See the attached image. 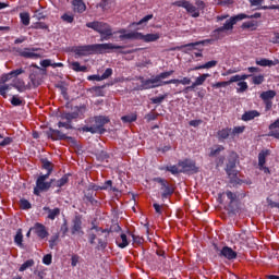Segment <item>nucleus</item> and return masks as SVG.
Returning <instances> with one entry per match:
<instances>
[{
    "instance_id": "c03bdc74",
    "label": "nucleus",
    "mask_w": 279,
    "mask_h": 279,
    "mask_svg": "<svg viewBox=\"0 0 279 279\" xmlns=\"http://www.w3.org/2000/svg\"><path fill=\"white\" fill-rule=\"evenodd\" d=\"M136 119H137L136 113H131V114L123 116L121 118V121L123 123H134V121H136Z\"/></svg>"
},
{
    "instance_id": "9b49d317",
    "label": "nucleus",
    "mask_w": 279,
    "mask_h": 279,
    "mask_svg": "<svg viewBox=\"0 0 279 279\" xmlns=\"http://www.w3.org/2000/svg\"><path fill=\"white\" fill-rule=\"evenodd\" d=\"M86 113V105L78 106L74 108V111L72 112H65L61 114V119L69 121V123H73V120L80 119V117H84Z\"/></svg>"
},
{
    "instance_id": "4d7b16f0",
    "label": "nucleus",
    "mask_w": 279,
    "mask_h": 279,
    "mask_svg": "<svg viewBox=\"0 0 279 279\" xmlns=\"http://www.w3.org/2000/svg\"><path fill=\"white\" fill-rule=\"evenodd\" d=\"M223 149H226V147L219 145V146H217V148L210 150L209 156L215 157V156L221 154V151H223Z\"/></svg>"
},
{
    "instance_id": "6ab92c4d",
    "label": "nucleus",
    "mask_w": 279,
    "mask_h": 279,
    "mask_svg": "<svg viewBox=\"0 0 279 279\" xmlns=\"http://www.w3.org/2000/svg\"><path fill=\"white\" fill-rule=\"evenodd\" d=\"M119 33L121 34L119 36L120 40H141V33L138 32L125 33V29H122Z\"/></svg>"
},
{
    "instance_id": "6e6d98bb",
    "label": "nucleus",
    "mask_w": 279,
    "mask_h": 279,
    "mask_svg": "<svg viewBox=\"0 0 279 279\" xmlns=\"http://www.w3.org/2000/svg\"><path fill=\"white\" fill-rule=\"evenodd\" d=\"M166 97H168L167 94L160 95V96H158V97H153V98H150V102H151V104H162V101H165V98H166Z\"/></svg>"
},
{
    "instance_id": "5701e85b",
    "label": "nucleus",
    "mask_w": 279,
    "mask_h": 279,
    "mask_svg": "<svg viewBox=\"0 0 279 279\" xmlns=\"http://www.w3.org/2000/svg\"><path fill=\"white\" fill-rule=\"evenodd\" d=\"M230 134H232V129L225 128L217 132V138L220 143H223V141H227V138L230 137Z\"/></svg>"
},
{
    "instance_id": "09e8293b",
    "label": "nucleus",
    "mask_w": 279,
    "mask_h": 279,
    "mask_svg": "<svg viewBox=\"0 0 279 279\" xmlns=\"http://www.w3.org/2000/svg\"><path fill=\"white\" fill-rule=\"evenodd\" d=\"M230 84H233V82L229 81H222L211 84L213 88H226V86H230Z\"/></svg>"
},
{
    "instance_id": "f257e3e1",
    "label": "nucleus",
    "mask_w": 279,
    "mask_h": 279,
    "mask_svg": "<svg viewBox=\"0 0 279 279\" xmlns=\"http://www.w3.org/2000/svg\"><path fill=\"white\" fill-rule=\"evenodd\" d=\"M110 49H125V46H119L112 43L74 46L72 47V53H74V58H86V56L104 53Z\"/></svg>"
},
{
    "instance_id": "6e6552de",
    "label": "nucleus",
    "mask_w": 279,
    "mask_h": 279,
    "mask_svg": "<svg viewBox=\"0 0 279 279\" xmlns=\"http://www.w3.org/2000/svg\"><path fill=\"white\" fill-rule=\"evenodd\" d=\"M153 182H157V184H160L162 199H168V197H171V195H173L175 190L171 187V184H169V181H167L166 179L156 177L153 179Z\"/></svg>"
},
{
    "instance_id": "c85d7f7f",
    "label": "nucleus",
    "mask_w": 279,
    "mask_h": 279,
    "mask_svg": "<svg viewBox=\"0 0 279 279\" xmlns=\"http://www.w3.org/2000/svg\"><path fill=\"white\" fill-rule=\"evenodd\" d=\"M69 178H71V174H64L62 177V179L56 180L54 182L51 184V187H57V189H62V186H65L66 184H69Z\"/></svg>"
},
{
    "instance_id": "20e7f679",
    "label": "nucleus",
    "mask_w": 279,
    "mask_h": 279,
    "mask_svg": "<svg viewBox=\"0 0 279 279\" xmlns=\"http://www.w3.org/2000/svg\"><path fill=\"white\" fill-rule=\"evenodd\" d=\"M87 125L80 129L81 132H89L90 134H106L104 128L110 123V118L106 116H95L85 120Z\"/></svg>"
},
{
    "instance_id": "0e129e2a",
    "label": "nucleus",
    "mask_w": 279,
    "mask_h": 279,
    "mask_svg": "<svg viewBox=\"0 0 279 279\" xmlns=\"http://www.w3.org/2000/svg\"><path fill=\"white\" fill-rule=\"evenodd\" d=\"M34 29H47L49 32V25H47L45 22H37Z\"/></svg>"
},
{
    "instance_id": "052dcab7",
    "label": "nucleus",
    "mask_w": 279,
    "mask_h": 279,
    "mask_svg": "<svg viewBox=\"0 0 279 279\" xmlns=\"http://www.w3.org/2000/svg\"><path fill=\"white\" fill-rule=\"evenodd\" d=\"M11 80H12V74H10V72L2 74L0 77V84H5L7 82H10Z\"/></svg>"
},
{
    "instance_id": "f03ea898",
    "label": "nucleus",
    "mask_w": 279,
    "mask_h": 279,
    "mask_svg": "<svg viewBox=\"0 0 279 279\" xmlns=\"http://www.w3.org/2000/svg\"><path fill=\"white\" fill-rule=\"evenodd\" d=\"M40 162L41 168L45 169L47 173L40 174L36 180L34 195H36L37 197H39L40 193H47V191H49V189H51V185L56 182V179H50V181H47L49 180L51 173H53V163H51V161H49V159L47 158H41Z\"/></svg>"
},
{
    "instance_id": "393cba45",
    "label": "nucleus",
    "mask_w": 279,
    "mask_h": 279,
    "mask_svg": "<svg viewBox=\"0 0 279 279\" xmlns=\"http://www.w3.org/2000/svg\"><path fill=\"white\" fill-rule=\"evenodd\" d=\"M95 197H97V193H95L94 191L87 189L84 192V199L89 202V204L92 206H97V204H98V202H97V199H95Z\"/></svg>"
},
{
    "instance_id": "4be33fe9",
    "label": "nucleus",
    "mask_w": 279,
    "mask_h": 279,
    "mask_svg": "<svg viewBox=\"0 0 279 279\" xmlns=\"http://www.w3.org/2000/svg\"><path fill=\"white\" fill-rule=\"evenodd\" d=\"M28 80H31L33 88H38V86L43 84V80L40 78V74H38V71H33L29 74Z\"/></svg>"
},
{
    "instance_id": "bf43d9fd",
    "label": "nucleus",
    "mask_w": 279,
    "mask_h": 279,
    "mask_svg": "<svg viewBox=\"0 0 279 279\" xmlns=\"http://www.w3.org/2000/svg\"><path fill=\"white\" fill-rule=\"evenodd\" d=\"M238 86L240 88H238V93H245V90H247L248 86H247V82L242 81L238 83Z\"/></svg>"
},
{
    "instance_id": "0eeeda50",
    "label": "nucleus",
    "mask_w": 279,
    "mask_h": 279,
    "mask_svg": "<svg viewBox=\"0 0 279 279\" xmlns=\"http://www.w3.org/2000/svg\"><path fill=\"white\" fill-rule=\"evenodd\" d=\"M86 27H88L89 29H94V32L100 34V43H104L105 40H110L113 36L112 27H110V25L105 22H89L86 23Z\"/></svg>"
},
{
    "instance_id": "2f4dec72",
    "label": "nucleus",
    "mask_w": 279,
    "mask_h": 279,
    "mask_svg": "<svg viewBox=\"0 0 279 279\" xmlns=\"http://www.w3.org/2000/svg\"><path fill=\"white\" fill-rule=\"evenodd\" d=\"M257 66H276V64H279V59L269 60V59H259L256 60Z\"/></svg>"
},
{
    "instance_id": "a878e982",
    "label": "nucleus",
    "mask_w": 279,
    "mask_h": 279,
    "mask_svg": "<svg viewBox=\"0 0 279 279\" xmlns=\"http://www.w3.org/2000/svg\"><path fill=\"white\" fill-rule=\"evenodd\" d=\"M70 69L75 73H88V66L80 64L78 61H72L70 63Z\"/></svg>"
},
{
    "instance_id": "864d4df0",
    "label": "nucleus",
    "mask_w": 279,
    "mask_h": 279,
    "mask_svg": "<svg viewBox=\"0 0 279 279\" xmlns=\"http://www.w3.org/2000/svg\"><path fill=\"white\" fill-rule=\"evenodd\" d=\"M20 19H21V23L24 24L25 26L29 25V13L24 12V13H20Z\"/></svg>"
},
{
    "instance_id": "1a4fd4ad",
    "label": "nucleus",
    "mask_w": 279,
    "mask_h": 279,
    "mask_svg": "<svg viewBox=\"0 0 279 279\" xmlns=\"http://www.w3.org/2000/svg\"><path fill=\"white\" fill-rule=\"evenodd\" d=\"M214 250L217 252L219 258H226L227 260H236L239 254L230 246H223L219 248L217 244H214Z\"/></svg>"
},
{
    "instance_id": "f3484780",
    "label": "nucleus",
    "mask_w": 279,
    "mask_h": 279,
    "mask_svg": "<svg viewBox=\"0 0 279 279\" xmlns=\"http://www.w3.org/2000/svg\"><path fill=\"white\" fill-rule=\"evenodd\" d=\"M210 77L209 73L202 74L196 77V80L192 83L191 86H187L183 89V93L186 95L190 90H195L197 86H204V82Z\"/></svg>"
},
{
    "instance_id": "5fc2aeb1",
    "label": "nucleus",
    "mask_w": 279,
    "mask_h": 279,
    "mask_svg": "<svg viewBox=\"0 0 279 279\" xmlns=\"http://www.w3.org/2000/svg\"><path fill=\"white\" fill-rule=\"evenodd\" d=\"M20 206L22 208V210H29V208H32V203H29V201L22 198L20 201Z\"/></svg>"
},
{
    "instance_id": "bb28decb",
    "label": "nucleus",
    "mask_w": 279,
    "mask_h": 279,
    "mask_svg": "<svg viewBox=\"0 0 279 279\" xmlns=\"http://www.w3.org/2000/svg\"><path fill=\"white\" fill-rule=\"evenodd\" d=\"M116 245H118V247H120V250H125V247H128V245H130L128 235L125 233H121L120 238L116 239Z\"/></svg>"
},
{
    "instance_id": "774afa93",
    "label": "nucleus",
    "mask_w": 279,
    "mask_h": 279,
    "mask_svg": "<svg viewBox=\"0 0 279 279\" xmlns=\"http://www.w3.org/2000/svg\"><path fill=\"white\" fill-rule=\"evenodd\" d=\"M58 128H64L65 130H73V125L66 121V122H58Z\"/></svg>"
},
{
    "instance_id": "e433bc0d",
    "label": "nucleus",
    "mask_w": 279,
    "mask_h": 279,
    "mask_svg": "<svg viewBox=\"0 0 279 279\" xmlns=\"http://www.w3.org/2000/svg\"><path fill=\"white\" fill-rule=\"evenodd\" d=\"M180 166L173 165V166H161L159 167V171H169V173H172V175H178V173H182V169L179 170Z\"/></svg>"
},
{
    "instance_id": "ddd939ff",
    "label": "nucleus",
    "mask_w": 279,
    "mask_h": 279,
    "mask_svg": "<svg viewBox=\"0 0 279 279\" xmlns=\"http://www.w3.org/2000/svg\"><path fill=\"white\" fill-rule=\"evenodd\" d=\"M215 43V39H204L195 43L185 44L182 46H177L171 49V51H182V49H187V51H193V49H197L195 47H199V45H213Z\"/></svg>"
},
{
    "instance_id": "b1692460",
    "label": "nucleus",
    "mask_w": 279,
    "mask_h": 279,
    "mask_svg": "<svg viewBox=\"0 0 279 279\" xmlns=\"http://www.w3.org/2000/svg\"><path fill=\"white\" fill-rule=\"evenodd\" d=\"M45 213H48L47 219H50L51 221H56L57 217H60V208L56 207L53 209L45 206L43 208Z\"/></svg>"
},
{
    "instance_id": "4468645a",
    "label": "nucleus",
    "mask_w": 279,
    "mask_h": 279,
    "mask_svg": "<svg viewBox=\"0 0 279 279\" xmlns=\"http://www.w3.org/2000/svg\"><path fill=\"white\" fill-rule=\"evenodd\" d=\"M15 51L21 58H26L27 60H38V58H40V56L35 52L40 51V48H17Z\"/></svg>"
},
{
    "instance_id": "3c124183",
    "label": "nucleus",
    "mask_w": 279,
    "mask_h": 279,
    "mask_svg": "<svg viewBox=\"0 0 279 279\" xmlns=\"http://www.w3.org/2000/svg\"><path fill=\"white\" fill-rule=\"evenodd\" d=\"M252 82L256 86H260V84H263V82H265V75H263V74L255 75L252 77Z\"/></svg>"
},
{
    "instance_id": "9d476101",
    "label": "nucleus",
    "mask_w": 279,
    "mask_h": 279,
    "mask_svg": "<svg viewBox=\"0 0 279 279\" xmlns=\"http://www.w3.org/2000/svg\"><path fill=\"white\" fill-rule=\"evenodd\" d=\"M178 167H181V173H199V167L192 159L180 160Z\"/></svg>"
},
{
    "instance_id": "79ce46f5",
    "label": "nucleus",
    "mask_w": 279,
    "mask_h": 279,
    "mask_svg": "<svg viewBox=\"0 0 279 279\" xmlns=\"http://www.w3.org/2000/svg\"><path fill=\"white\" fill-rule=\"evenodd\" d=\"M248 77H252V74H242V75H233L230 77V82H243L244 80H247Z\"/></svg>"
},
{
    "instance_id": "412c9836",
    "label": "nucleus",
    "mask_w": 279,
    "mask_h": 279,
    "mask_svg": "<svg viewBox=\"0 0 279 279\" xmlns=\"http://www.w3.org/2000/svg\"><path fill=\"white\" fill-rule=\"evenodd\" d=\"M73 12L76 14H84L86 10V3L84 0H72Z\"/></svg>"
},
{
    "instance_id": "ea45409f",
    "label": "nucleus",
    "mask_w": 279,
    "mask_h": 279,
    "mask_svg": "<svg viewBox=\"0 0 279 279\" xmlns=\"http://www.w3.org/2000/svg\"><path fill=\"white\" fill-rule=\"evenodd\" d=\"M274 97H276V90L269 89L260 94V99H263V101H271Z\"/></svg>"
},
{
    "instance_id": "a211bd4d",
    "label": "nucleus",
    "mask_w": 279,
    "mask_h": 279,
    "mask_svg": "<svg viewBox=\"0 0 279 279\" xmlns=\"http://www.w3.org/2000/svg\"><path fill=\"white\" fill-rule=\"evenodd\" d=\"M31 230L38 236V239H47L49 236V231H47V227L40 222H36Z\"/></svg>"
},
{
    "instance_id": "a19ab883",
    "label": "nucleus",
    "mask_w": 279,
    "mask_h": 279,
    "mask_svg": "<svg viewBox=\"0 0 279 279\" xmlns=\"http://www.w3.org/2000/svg\"><path fill=\"white\" fill-rule=\"evenodd\" d=\"M14 243L17 247H23V229H17L14 236Z\"/></svg>"
},
{
    "instance_id": "423d86ee",
    "label": "nucleus",
    "mask_w": 279,
    "mask_h": 279,
    "mask_svg": "<svg viewBox=\"0 0 279 279\" xmlns=\"http://www.w3.org/2000/svg\"><path fill=\"white\" fill-rule=\"evenodd\" d=\"M173 5L177 8H183L186 10L187 14H191L193 19H198L199 10H204L206 8V3L203 0H196L195 5L187 0H178L173 2Z\"/></svg>"
},
{
    "instance_id": "dca6fc26",
    "label": "nucleus",
    "mask_w": 279,
    "mask_h": 279,
    "mask_svg": "<svg viewBox=\"0 0 279 279\" xmlns=\"http://www.w3.org/2000/svg\"><path fill=\"white\" fill-rule=\"evenodd\" d=\"M47 136L48 138H51V141H74L73 137L68 136L62 131L52 128H50L47 132Z\"/></svg>"
},
{
    "instance_id": "c756f323",
    "label": "nucleus",
    "mask_w": 279,
    "mask_h": 279,
    "mask_svg": "<svg viewBox=\"0 0 279 279\" xmlns=\"http://www.w3.org/2000/svg\"><path fill=\"white\" fill-rule=\"evenodd\" d=\"M241 29H250L251 32H256V29H258V21L252 20L244 22L241 25Z\"/></svg>"
},
{
    "instance_id": "de8ad7c7",
    "label": "nucleus",
    "mask_w": 279,
    "mask_h": 279,
    "mask_svg": "<svg viewBox=\"0 0 279 279\" xmlns=\"http://www.w3.org/2000/svg\"><path fill=\"white\" fill-rule=\"evenodd\" d=\"M34 259H27L24 264L21 265L19 271H26V269H29V267H34Z\"/></svg>"
},
{
    "instance_id": "13d9d810",
    "label": "nucleus",
    "mask_w": 279,
    "mask_h": 279,
    "mask_svg": "<svg viewBox=\"0 0 279 279\" xmlns=\"http://www.w3.org/2000/svg\"><path fill=\"white\" fill-rule=\"evenodd\" d=\"M252 8H265L263 3H265V0H248Z\"/></svg>"
},
{
    "instance_id": "f704fd0d",
    "label": "nucleus",
    "mask_w": 279,
    "mask_h": 279,
    "mask_svg": "<svg viewBox=\"0 0 279 279\" xmlns=\"http://www.w3.org/2000/svg\"><path fill=\"white\" fill-rule=\"evenodd\" d=\"M217 64H218L217 60H211L206 62L205 64H201L192 68L191 71H202V69H215Z\"/></svg>"
},
{
    "instance_id": "f8f14e48",
    "label": "nucleus",
    "mask_w": 279,
    "mask_h": 279,
    "mask_svg": "<svg viewBox=\"0 0 279 279\" xmlns=\"http://www.w3.org/2000/svg\"><path fill=\"white\" fill-rule=\"evenodd\" d=\"M215 43V39H204L195 43L185 44L182 46H177L171 49V51H182V49H187V51H193V49H197L195 47H199V45H213Z\"/></svg>"
},
{
    "instance_id": "58836bf2",
    "label": "nucleus",
    "mask_w": 279,
    "mask_h": 279,
    "mask_svg": "<svg viewBox=\"0 0 279 279\" xmlns=\"http://www.w3.org/2000/svg\"><path fill=\"white\" fill-rule=\"evenodd\" d=\"M227 198L229 199V207L232 208V204H234V202H238L239 199V195H236V193L230 191V190H227L225 192Z\"/></svg>"
},
{
    "instance_id": "7ed1b4c3",
    "label": "nucleus",
    "mask_w": 279,
    "mask_h": 279,
    "mask_svg": "<svg viewBox=\"0 0 279 279\" xmlns=\"http://www.w3.org/2000/svg\"><path fill=\"white\" fill-rule=\"evenodd\" d=\"M173 73H175V71L170 70V71L161 72L153 76L151 78H147V80H145V77L143 76H140L138 80L141 82V86L138 90H149L151 88H160V86H167V81L165 80H169V77H171Z\"/></svg>"
},
{
    "instance_id": "2eb2a0df",
    "label": "nucleus",
    "mask_w": 279,
    "mask_h": 279,
    "mask_svg": "<svg viewBox=\"0 0 279 279\" xmlns=\"http://www.w3.org/2000/svg\"><path fill=\"white\" fill-rule=\"evenodd\" d=\"M269 154H271L270 149L262 150L258 154V169H259V171H264V173H266V175H269V173H271V170H269V168L267 166H265L267 162V156H269Z\"/></svg>"
},
{
    "instance_id": "69168bd1",
    "label": "nucleus",
    "mask_w": 279,
    "mask_h": 279,
    "mask_svg": "<svg viewBox=\"0 0 279 279\" xmlns=\"http://www.w3.org/2000/svg\"><path fill=\"white\" fill-rule=\"evenodd\" d=\"M11 104L15 107L23 106V100L19 98V96H13L11 98Z\"/></svg>"
},
{
    "instance_id": "37998d69",
    "label": "nucleus",
    "mask_w": 279,
    "mask_h": 279,
    "mask_svg": "<svg viewBox=\"0 0 279 279\" xmlns=\"http://www.w3.org/2000/svg\"><path fill=\"white\" fill-rule=\"evenodd\" d=\"M227 175L231 179V182H236L239 179L236 178L238 172L234 168H226Z\"/></svg>"
},
{
    "instance_id": "cd10ccee",
    "label": "nucleus",
    "mask_w": 279,
    "mask_h": 279,
    "mask_svg": "<svg viewBox=\"0 0 279 279\" xmlns=\"http://www.w3.org/2000/svg\"><path fill=\"white\" fill-rule=\"evenodd\" d=\"M239 162V155L236 153H231L227 162V169H236V163Z\"/></svg>"
},
{
    "instance_id": "680f3d73",
    "label": "nucleus",
    "mask_w": 279,
    "mask_h": 279,
    "mask_svg": "<svg viewBox=\"0 0 279 279\" xmlns=\"http://www.w3.org/2000/svg\"><path fill=\"white\" fill-rule=\"evenodd\" d=\"M62 21H64V23H73V21H75V17L69 13H64L61 16Z\"/></svg>"
},
{
    "instance_id": "aec40b11",
    "label": "nucleus",
    "mask_w": 279,
    "mask_h": 279,
    "mask_svg": "<svg viewBox=\"0 0 279 279\" xmlns=\"http://www.w3.org/2000/svg\"><path fill=\"white\" fill-rule=\"evenodd\" d=\"M72 234H84V231L82 230V217L80 215H76L74 219L72 220V228H71Z\"/></svg>"
},
{
    "instance_id": "4c0bfd02",
    "label": "nucleus",
    "mask_w": 279,
    "mask_h": 279,
    "mask_svg": "<svg viewBox=\"0 0 279 279\" xmlns=\"http://www.w3.org/2000/svg\"><path fill=\"white\" fill-rule=\"evenodd\" d=\"M169 84H182L183 86H189V84H191V78L189 77H183V78H171L169 81H167V86Z\"/></svg>"
},
{
    "instance_id": "49530a36",
    "label": "nucleus",
    "mask_w": 279,
    "mask_h": 279,
    "mask_svg": "<svg viewBox=\"0 0 279 279\" xmlns=\"http://www.w3.org/2000/svg\"><path fill=\"white\" fill-rule=\"evenodd\" d=\"M108 189H110V191H113V193H117V187H112V180H108L104 183L102 186H100V191H108Z\"/></svg>"
},
{
    "instance_id": "338daca9",
    "label": "nucleus",
    "mask_w": 279,
    "mask_h": 279,
    "mask_svg": "<svg viewBox=\"0 0 279 279\" xmlns=\"http://www.w3.org/2000/svg\"><path fill=\"white\" fill-rule=\"evenodd\" d=\"M112 76V69L111 68H107L105 70V72L102 73V75H100L101 80H108V77Z\"/></svg>"
},
{
    "instance_id": "72a5a7b5",
    "label": "nucleus",
    "mask_w": 279,
    "mask_h": 279,
    "mask_svg": "<svg viewBox=\"0 0 279 279\" xmlns=\"http://www.w3.org/2000/svg\"><path fill=\"white\" fill-rule=\"evenodd\" d=\"M256 117H260V112L257 110L245 111L242 114V121H253V119H256Z\"/></svg>"
},
{
    "instance_id": "a18cd8bd",
    "label": "nucleus",
    "mask_w": 279,
    "mask_h": 279,
    "mask_svg": "<svg viewBox=\"0 0 279 279\" xmlns=\"http://www.w3.org/2000/svg\"><path fill=\"white\" fill-rule=\"evenodd\" d=\"M12 88V85H8V84H1L0 85V95L1 97H3L5 99V97H8V90H10Z\"/></svg>"
},
{
    "instance_id": "8fccbe9b",
    "label": "nucleus",
    "mask_w": 279,
    "mask_h": 279,
    "mask_svg": "<svg viewBox=\"0 0 279 279\" xmlns=\"http://www.w3.org/2000/svg\"><path fill=\"white\" fill-rule=\"evenodd\" d=\"M60 239V234L56 233L53 234L49 240V247L50 250H53L56 245H58V240Z\"/></svg>"
},
{
    "instance_id": "603ef678",
    "label": "nucleus",
    "mask_w": 279,
    "mask_h": 279,
    "mask_svg": "<svg viewBox=\"0 0 279 279\" xmlns=\"http://www.w3.org/2000/svg\"><path fill=\"white\" fill-rule=\"evenodd\" d=\"M243 132H245V125L234 126L233 129H231V136L243 134Z\"/></svg>"
},
{
    "instance_id": "c9c22d12",
    "label": "nucleus",
    "mask_w": 279,
    "mask_h": 279,
    "mask_svg": "<svg viewBox=\"0 0 279 279\" xmlns=\"http://www.w3.org/2000/svg\"><path fill=\"white\" fill-rule=\"evenodd\" d=\"M98 244L96 245L97 252H106V247H108V234L105 238L97 239Z\"/></svg>"
},
{
    "instance_id": "473e14b6",
    "label": "nucleus",
    "mask_w": 279,
    "mask_h": 279,
    "mask_svg": "<svg viewBox=\"0 0 279 279\" xmlns=\"http://www.w3.org/2000/svg\"><path fill=\"white\" fill-rule=\"evenodd\" d=\"M11 86L13 88H16L19 93H25V89L27 88V85H25V81H23L22 78L14 80Z\"/></svg>"
},
{
    "instance_id": "7c9ffc66",
    "label": "nucleus",
    "mask_w": 279,
    "mask_h": 279,
    "mask_svg": "<svg viewBox=\"0 0 279 279\" xmlns=\"http://www.w3.org/2000/svg\"><path fill=\"white\" fill-rule=\"evenodd\" d=\"M160 39L159 34H146L141 33L140 40H144V43H156V40Z\"/></svg>"
},
{
    "instance_id": "39448f33",
    "label": "nucleus",
    "mask_w": 279,
    "mask_h": 279,
    "mask_svg": "<svg viewBox=\"0 0 279 279\" xmlns=\"http://www.w3.org/2000/svg\"><path fill=\"white\" fill-rule=\"evenodd\" d=\"M263 16L262 13H254L252 15L245 14V13H239L238 15L231 16L229 20H227L222 26L216 28L213 34L214 36L216 34H221L222 32H231L234 29V25L239 23L240 21H244V19H260Z\"/></svg>"
},
{
    "instance_id": "e2e57ef3",
    "label": "nucleus",
    "mask_w": 279,
    "mask_h": 279,
    "mask_svg": "<svg viewBox=\"0 0 279 279\" xmlns=\"http://www.w3.org/2000/svg\"><path fill=\"white\" fill-rule=\"evenodd\" d=\"M131 236L133 239V243H135L136 245H143V238L141 235H136L134 233H131Z\"/></svg>"
}]
</instances>
